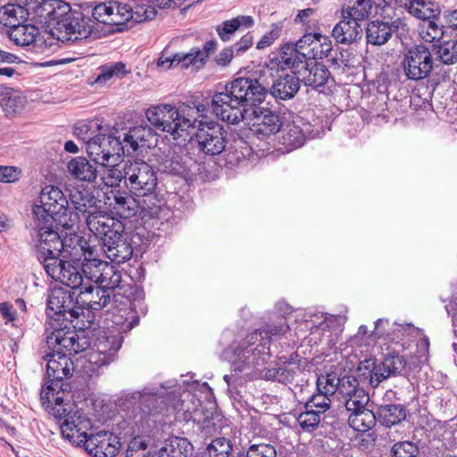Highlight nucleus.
<instances>
[{"label": "nucleus", "mask_w": 457, "mask_h": 457, "mask_svg": "<svg viewBox=\"0 0 457 457\" xmlns=\"http://www.w3.org/2000/svg\"><path fill=\"white\" fill-rule=\"evenodd\" d=\"M273 69L265 67L255 79L238 78L225 87L224 92L217 93L212 99L215 115L229 124H238L248 113L246 106L261 104L270 87Z\"/></svg>", "instance_id": "f257e3e1"}, {"label": "nucleus", "mask_w": 457, "mask_h": 457, "mask_svg": "<svg viewBox=\"0 0 457 457\" xmlns=\"http://www.w3.org/2000/svg\"><path fill=\"white\" fill-rule=\"evenodd\" d=\"M31 21L62 42L90 37L95 28L91 18L72 11L71 5L62 0H43L37 4L32 8Z\"/></svg>", "instance_id": "f03ea898"}, {"label": "nucleus", "mask_w": 457, "mask_h": 457, "mask_svg": "<svg viewBox=\"0 0 457 457\" xmlns=\"http://www.w3.org/2000/svg\"><path fill=\"white\" fill-rule=\"evenodd\" d=\"M92 428L87 416L71 417L62 427V436L77 446L83 445L94 457H114L120 447L119 437L109 431L88 435Z\"/></svg>", "instance_id": "7ed1b4c3"}, {"label": "nucleus", "mask_w": 457, "mask_h": 457, "mask_svg": "<svg viewBox=\"0 0 457 457\" xmlns=\"http://www.w3.org/2000/svg\"><path fill=\"white\" fill-rule=\"evenodd\" d=\"M189 104H182L176 107L170 104H160L149 107L145 112L147 120L154 128L169 133L178 140L188 136L195 129L196 119Z\"/></svg>", "instance_id": "20e7f679"}, {"label": "nucleus", "mask_w": 457, "mask_h": 457, "mask_svg": "<svg viewBox=\"0 0 457 457\" xmlns=\"http://www.w3.org/2000/svg\"><path fill=\"white\" fill-rule=\"evenodd\" d=\"M38 204H35V219L42 223L55 222L65 229L71 228L78 221V213H72L68 208V200L62 191L54 186L47 185L42 188Z\"/></svg>", "instance_id": "39448f33"}, {"label": "nucleus", "mask_w": 457, "mask_h": 457, "mask_svg": "<svg viewBox=\"0 0 457 457\" xmlns=\"http://www.w3.org/2000/svg\"><path fill=\"white\" fill-rule=\"evenodd\" d=\"M86 224L88 230L102 240L101 249L106 257H118V253L113 251L121 240L123 223L99 206L87 215Z\"/></svg>", "instance_id": "423d86ee"}, {"label": "nucleus", "mask_w": 457, "mask_h": 457, "mask_svg": "<svg viewBox=\"0 0 457 457\" xmlns=\"http://www.w3.org/2000/svg\"><path fill=\"white\" fill-rule=\"evenodd\" d=\"M75 295H77V291L68 288L58 287L51 289L48 295L47 305L48 309L54 312V316H51L49 313L47 320H56L58 322H61V320H62V321L66 320L71 323L77 320L73 327H78L79 325V320L81 317L82 309L76 303V299L74 300Z\"/></svg>", "instance_id": "0eeeda50"}, {"label": "nucleus", "mask_w": 457, "mask_h": 457, "mask_svg": "<svg viewBox=\"0 0 457 457\" xmlns=\"http://www.w3.org/2000/svg\"><path fill=\"white\" fill-rule=\"evenodd\" d=\"M157 177L153 167L142 160L127 162L126 187L136 196L151 195L156 188Z\"/></svg>", "instance_id": "6e6552de"}, {"label": "nucleus", "mask_w": 457, "mask_h": 457, "mask_svg": "<svg viewBox=\"0 0 457 457\" xmlns=\"http://www.w3.org/2000/svg\"><path fill=\"white\" fill-rule=\"evenodd\" d=\"M46 345L48 350L66 353V355L76 354L84 348L77 338L74 331H65L62 322L50 320L46 322Z\"/></svg>", "instance_id": "1a4fd4ad"}, {"label": "nucleus", "mask_w": 457, "mask_h": 457, "mask_svg": "<svg viewBox=\"0 0 457 457\" xmlns=\"http://www.w3.org/2000/svg\"><path fill=\"white\" fill-rule=\"evenodd\" d=\"M41 359L46 361V375L48 380L45 385H52L62 389L63 378H71L74 371V364L66 353L48 350L45 345L40 349Z\"/></svg>", "instance_id": "9d476101"}, {"label": "nucleus", "mask_w": 457, "mask_h": 457, "mask_svg": "<svg viewBox=\"0 0 457 457\" xmlns=\"http://www.w3.org/2000/svg\"><path fill=\"white\" fill-rule=\"evenodd\" d=\"M403 68L409 79L420 80L427 78L433 69V57L429 49L422 45L409 49L404 54Z\"/></svg>", "instance_id": "9b49d317"}, {"label": "nucleus", "mask_w": 457, "mask_h": 457, "mask_svg": "<svg viewBox=\"0 0 457 457\" xmlns=\"http://www.w3.org/2000/svg\"><path fill=\"white\" fill-rule=\"evenodd\" d=\"M81 265L88 279L110 291L118 287L121 282L120 271L111 262L102 259H85Z\"/></svg>", "instance_id": "f8f14e48"}, {"label": "nucleus", "mask_w": 457, "mask_h": 457, "mask_svg": "<svg viewBox=\"0 0 457 457\" xmlns=\"http://www.w3.org/2000/svg\"><path fill=\"white\" fill-rule=\"evenodd\" d=\"M195 128V138L201 151L209 155H218L223 152L227 144L226 133L219 123L200 121Z\"/></svg>", "instance_id": "ddd939ff"}, {"label": "nucleus", "mask_w": 457, "mask_h": 457, "mask_svg": "<svg viewBox=\"0 0 457 457\" xmlns=\"http://www.w3.org/2000/svg\"><path fill=\"white\" fill-rule=\"evenodd\" d=\"M242 121H245L253 133L263 137L275 135L282 127L280 117L275 112L261 107L245 114Z\"/></svg>", "instance_id": "4468645a"}, {"label": "nucleus", "mask_w": 457, "mask_h": 457, "mask_svg": "<svg viewBox=\"0 0 457 457\" xmlns=\"http://www.w3.org/2000/svg\"><path fill=\"white\" fill-rule=\"evenodd\" d=\"M111 301V291L93 281L84 283L77 291L76 303L82 309L81 316L85 317L84 310L100 311Z\"/></svg>", "instance_id": "2eb2a0df"}, {"label": "nucleus", "mask_w": 457, "mask_h": 457, "mask_svg": "<svg viewBox=\"0 0 457 457\" xmlns=\"http://www.w3.org/2000/svg\"><path fill=\"white\" fill-rule=\"evenodd\" d=\"M287 68L298 75L300 81L304 86L312 88L323 87L331 76L326 65L315 61L300 62V63L296 62V64H294V66H287Z\"/></svg>", "instance_id": "dca6fc26"}, {"label": "nucleus", "mask_w": 457, "mask_h": 457, "mask_svg": "<svg viewBox=\"0 0 457 457\" xmlns=\"http://www.w3.org/2000/svg\"><path fill=\"white\" fill-rule=\"evenodd\" d=\"M163 395L162 393H156L150 389H144L142 392H134L126 398L125 405L127 408L132 406V412L135 417L137 414L143 416L154 415L161 410L163 404Z\"/></svg>", "instance_id": "f3484780"}, {"label": "nucleus", "mask_w": 457, "mask_h": 457, "mask_svg": "<svg viewBox=\"0 0 457 457\" xmlns=\"http://www.w3.org/2000/svg\"><path fill=\"white\" fill-rule=\"evenodd\" d=\"M63 391L62 388H55L52 385H45L40 394V399L43 405L49 410V412L53 414L56 419H64V421L61 424V432L62 433V427L71 417L87 416L85 413L77 411L71 413V411L66 407L68 404L63 403L62 399Z\"/></svg>", "instance_id": "a211bd4d"}, {"label": "nucleus", "mask_w": 457, "mask_h": 457, "mask_svg": "<svg viewBox=\"0 0 457 457\" xmlns=\"http://www.w3.org/2000/svg\"><path fill=\"white\" fill-rule=\"evenodd\" d=\"M315 39V33H306L295 43L284 45L280 52V63L282 66H294L296 62L310 61L311 47Z\"/></svg>", "instance_id": "6ab92c4d"}, {"label": "nucleus", "mask_w": 457, "mask_h": 457, "mask_svg": "<svg viewBox=\"0 0 457 457\" xmlns=\"http://www.w3.org/2000/svg\"><path fill=\"white\" fill-rule=\"evenodd\" d=\"M54 222L42 223L36 220L38 231V249L43 257H59L63 243L53 228Z\"/></svg>", "instance_id": "aec40b11"}, {"label": "nucleus", "mask_w": 457, "mask_h": 457, "mask_svg": "<svg viewBox=\"0 0 457 457\" xmlns=\"http://www.w3.org/2000/svg\"><path fill=\"white\" fill-rule=\"evenodd\" d=\"M122 142L126 146L127 154L140 148H150L156 144L155 134L148 125H138L130 128L123 136Z\"/></svg>", "instance_id": "412c9836"}, {"label": "nucleus", "mask_w": 457, "mask_h": 457, "mask_svg": "<svg viewBox=\"0 0 457 457\" xmlns=\"http://www.w3.org/2000/svg\"><path fill=\"white\" fill-rule=\"evenodd\" d=\"M217 43L210 40L204 45L203 49L199 47H192L188 53H177L175 61L179 62L181 68H194L195 71L202 69L210 55L216 50Z\"/></svg>", "instance_id": "4be33fe9"}, {"label": "nucleus", "mask_w": 457, "mask_h": 457, "mask_svg": "<svg viewBox=\"0 0 457 457\" xmlns=\"http://www.w3.org/2000/svg\"><path fill=\"white\" fill-rule=\"evenodd\" d=\"M270 94L278 99L287 100L293 98L300 88L298 75L290 73L278 74L270 79Z\"/></svg>", "instance_id": "5701e85b"}, {"label": "nucleus", "mask_w": 457, "mask_h": 457, "mask_svg": "<svg viewBox=\"0 0 457 457\" xmlns=\"http://www.w3.org/2000/svg\"><path fill=\"white\" fill-rule=\"evenodd\" d=\"M121 338L116 336H110L104 340H100L97 352L88 354V361L97 367L108 365L114 360L116 353L121 347Z\"/></svg>", "instance_id": "b1692460"}, {"label": "nucleus", "mask_w": 457, "mask_h": 457, "mask_svg": "<svg viewBox=\"0 0 457 457\" xmlns=\"http://www.w3.org/2000/svg\"><path fill=\"white\" fill-rule=\"evenodd\" d=\"M405 369L404 359L398 354H387L383 361L378 365L373 380L372 387H377L380 382L388 378L390 376L400 375Z\"/></svg>", "instance_id": "393cba45"}, {"label": "nucleus", "mask_w": 457, "mask_h": 457, "mask_svg": "<svg viewBox=\"0 0 457 457\" xmlns=\"http://www.w3.org/2000/svg\"><path fill=\"white\" fill-rule=\"evenodd\" d=\"M27 104V97L21 92L5 86H0V105L6 116L21 113Z\"/></svg>", "instance_id": "a878e982"}, {"label": "nucleus", "mask_w": 457, "mask_h": 457, "mask_svg": "<svg viewBox=\"0 0 457 457\" xmlns=\"http://www.w3.org/2000/svg\"><path fill=\"white\" fill-rule=\"evenodd\" d=\"M361 35L362 29L361 25L356 21H352L345 18H342L332 30V36L335 40L343 45H350L361 39Z\"/></svg>", "instance_id": "bb28decb"}, {"label": "nucleus", "mask_w": 457, "mask_h": 457, "mask_svg": "<svg viewBox=\"0 0 457 457\" xmlns=\"http://www.w3.org/2000/svg\"><path fill=\"white\" fill-rule=\"evenodd\" d=\"M69 174L77 180L94 182L97 178V170L87 158L78 156L72 158L67 164Z\"/></svg>", "instance_id": "cd10ccee"}, {"label": "nucleus", "mask_w": 457, "mask_h": 457, "mask_svg": "<svg viewBox=\"0 0 457 457\" xmlns=\"http://www.w3.org/2000/svg\"><path fill=\"white\" fill-rule=\"evenodd\" d=\"M32 15L27 8L17 4H7L0 8V24L13 29Z\"/></svg>", "instance_id": "c85d7f7f"}, {"label": "nucleus", "mask_w": 457, "mask_h": 457, "mask_svg": "<svg viewBox=\"0 0 457 457\" xmlns=\"http://www.w3.org/2000/svg\"><path fill=\"white\" fill-rule=\"evenodd\" d=\"M396 21L391 25L388 22L374 21L368 24L366 29V37L368 43L374 46H382L386 44L392 36L394 29H397Z\"/></svg>", "instance_id": "c756f323"}, {"label": "nucleus", "mask_w": 457, "mask_h": 457, "mask_svg": "<svg viewBox=\"0 0 457 457\" xmlns=\"http://www.w3.org/2000/svg\"><path fill=\"white\" fill-rule=\"evenodd\" d=\"M38 27L31 23H21L20 25L10 29L8 35L10 39L16 45L21 47L32 48L37 37L38 36Z\"/></svg>", "instance_id": "7c9ffc66"}, {"label": "nucleus", "mask_w": 457, "mask_h": 457, "mask_svg": "<svg viewBox=\"0 0 457 457\" xmlns=\"http://www.w3.org/2000/svg\"><path fill=\"white\" fill-rule=\"evenodd\" d=\"M193 445L185 437L174 436L167 439L159 451V457H190Z\"/></svg>", "instance_id": "2f4dec72"}, {"label": "nucleus", "mask_w": 457, "mask_h": 457, "mask_svg": "<svg viewBox=\"0 0 457 457\" xmlns=\"http://www.w3.org/2000/svg\"><path fill=\"white\" fill-rule=\"evenodd\" d=\"M110 206L121 219L135 216L138 210V203L131 195L119 191L113 194V201L110 203Z\"/></svg>", "instance_id": "473e14b6"}, {"label": "nucleus", "mask_w": 457, "mask_h": 457, "mask_svg": "<svg viewBox=\"0 0 457 457\" xmlns=\"http://www.w3.org/2000/svg\"><path fill=\"white\" fill-rule=\"evenodd\" d=\"M300 372L301 368L298 365L288 362L279 368L268 369L262 378L287 385L293 384Z\"/></svg>", "instance_id": "72a5a7b5"}, {"label": "nucleus", "mask_w": 457, "mask_h": 457, "mask_svg": "<svg viewBox=\"0 0 457 457\" xmlns=\"http://www.w3.org/2000/svg\"><path fill=\"white\" fill-rule=\"evenodd\" d=\"M405 9L411 16L422 21L436 19L440 13L436 4L430 0H414Z\"/></svg>", "instance_id": "f704fd0d"}, {"label": "nucleus", "mask_w": 457, "mask_h": 457, "mask_svg": "<svg viewBox=\"0 0 457 457\" xmlns=\"http://www.w3.org/2000/svg\"><path fill=\"white\" fill-rule=\"evenodd\" d=\"M377 421L375 413L366 408L352 411L348 417V423L351 428L359 432H367L371 429Z\"/></svg>", "instance_id": "c9c22d12"}, {"label": "nucleus", "mask_w": 457, "mask_h": 457, "mask_svg": "<svg viewBox=\"0 0 457 457\" xmlns=\"http://www.w3.org/2000/svg\"><path fill=\"white\" fill-rule=\"evenodd\" d=\"M378 421L385 427L391 428L406 418V410L400 404H386L379 407Z\"/></svg>", "instance_id": "e433bc0d"}, {"label": "nucleus", "mask_w": 457, "mask_h": 457, "mask_svg": "<svg viewBox=\"0 0 457 457\" xmlns=\"http://www.w3.org/2000/svg\"><path fill=\"white\" fill-rule=\"evenodd\" d=\"M71 202L75 210L80 212L85 219L87 214H90L98 208V204H100V201H98L95 196L88 193L84 194L80 191H75L71 194Z\"/></svg>", "instance_id": "4c0bfd02"}, {"label": "nucleus", "mask_w": 457, "mask_h": 457, "mask_svg": "<svg viewBox=\"0 0 457 457\" xmlns=\"http://www.w3.org/2000/svg\"><path fill=\"white\" fill-rule=\"evenodd\" d=\"M112 1L108 3H100L95 5L92 9V17L94 21L91 19L92 24H94V33L90 36L92 37H96L99 23H103L105 25L112 26Z\"/></svg>", "instance_id": "58836bf2"}, {"label": "nucleus", "mask_w": 457, "mask_h": 457, "mask_svg": "<svg viewBox=\"0 0 457 457\" xmlns=\"http://www.w3.org/2000/svg\"><path fill=\"white\" fill-rule=\"evenodd\" d=\"M100 175L103 183L108 187H119L121 181L126 184L127 162H124L122 167L120 165L106 167Z\"/></svg>", "instance_id": "ea45409f"}, {"label": "nucleus", "mask_w": 457, "mask_h": 457, "mask_svg": "<svg viewBox=\"0 0 457 457\" xmlns=\"http://www.w3.org/2000/svg\"><path fill=\"white\" fill-rule=\"evenodd\" d=\"M305 137L298 126L288 125L282 132L280 143L285 146L287 151H292L302 146Z\"/></svg>", "instance_id": "a19ab883"}, {"label": "nucleus", "mask_w": 457, "mask_h": 457, "mask_svg": "<svg viewBox=\"0 0 457 457\" xmlns=\"http://www.w3.org/2000/svg\"><path fill=\"white\" fill-rule=\"evenodd\" d=\"M112 31H122L126 27V22L131 21V5L112 1Z\"/></svg>", "instance_id": "79ce46f5"}, {"label": "nucleus", "mask_w": 457, "mask_h": 457, "mask_svg": "<svg viewBox=\"0 0 457 457\" xmlns=\"http://www.w3.org/2000/svg\"><path fill=\"white\" fill-rule=\"evenodd\" d=\"M102 147L104 150V159H106V164L110 162L111 158L114 156L120 157L127 153L122 140L111 135H103Z\"/></svg>", "instance_id": "37998d69"}, {"label": "nucleus", "mask_w": 457, "mask_h": 457, "mask_svg": "<svg viewBox=\"0 0 457 457\" xmlns=\"http://www.w3.org/2000/svg\"><path fill=\"white\" fill-rule=\"evenodd\" d=\"M78 264L79 263L74 265L69 260H66L62 273V278L59 280L74 291H78L84 284L82 275L79 271Z\"/></svg>", "instance_id": "c03bdc74"}, {"label": "nucleus", "mask_w": 457, "mask_h": 457, "mask_svg": "<svg viewBox=\"0 0 457 457\" xmlns=\"http://www.w3.org/2000/svg\"><path fill=\"white\" fill-rule=\"evenodd\" d=\"M369 10L370 5L366 0H356L352 6L342 8L341 18L359 23L368 17Z\"/></svg>", "instance_id": "a18cd8bd"}, {"label": "nucleus", "mask_w": 457, "mask_h": 457, "mask_svg": "<svg viewBox=\"0 0 457 457\" xmlns=\"http://www.w3.org/2000/svg\"><path fill=\"white\" fill-rule=\"evenodd\" d=\"M332 50L331 40L324 35L315 33V39L311 47L310 61H315L328 57Z\"/></svg>", "instance_id": "49530a36"}, {"label": "nucleus", "mask_w": 457, "mask_h": 457, "mask_svg": "<svg viewBox=\"0 0 457 457\" xmlns=\"http://www.w3.org/2000/svg\"><path fill=\"white\" fill-rule=\"evenodd\" d=\"M253 350L251 347H237L229 361L236 370H243L247 365L253 362Z\"/></svg>", "instance_id": "de8ad7c7"}, {"label": "nucleus", "mask_w": 457, "mask_h": 457, "mask_svg": "<svg viewBox=\"0 0 457 457\" xmlns=\"http://www.w3.org/2000/svg\"><path fill=\"white\" fill-rule=\"evenodd\" d=\"M232 445L228 438L217 437L206 447L205 457H229Z\"/></svg>", "instance_id": "09e8293b"}, {"label": "nucleus", "mask_w": 457, "mask_h": 457, "mask_svg": "<svg viewBox=\"0 0 457 457\" xmlns=\"http://www.w3.org/2000/svg\"><path fill=\"white\" fill-rule=\"evenodd\" d=\"M338 383L339 378L335 373L322 375L317 379V390L330 397L337 393Z\"/></svg>", "instance_id": "8fccbe9b"}, {"label": "nucleus", "mask_w": 457, "mask_h": 457, "mask_svg": "<svg viewBox=\"0 0 457 457\" xmlns=\"http://www.w3.org/2000/svg\"><path fill=\"white\" fill-rule=\"evenodd\" d=\"M127 73L125 64L122 62H116L113 64L104 65L100 67V73L98 74L96 82L106 83L113 77H120Z\"/></svg>", "instance_id": "3c124183"}, {"label": "nucleus", "mask_w": 457, "mask_h": 457, "mask_svg": "<svg viewBox=\"0 0 457 457\" xmlns=\"http://www.w3.org/2000/svg\"><path fill=\"white\" fill-rule=\"evenodd\" d=\"M437 56L445 64L457 62V41L450 40L444 42L438 46Z\"/></svg>", "instance_id": "603ef678"}, {"label": "nucleus", "mask_w": 457, "mask_h": 457, "mask_svg": "<svg viewBox=\"0 0 457 457\" xmlns=\"http://www.w3.org/2000/svg\"><path fill=\"white\" fill-rule=\"evenodd\" d=\"M369 402V394L365 391L364 388L361 387L355 391L351 398H347V400L345 401V407L347 411L352 412L366 408Z\"/></svg>", "instance_id": "864d4df0"}, {"label": "nucleus", "mask_w": 457, "mask_h": 457, "mask_svg": "<svg viewBox=\"0 0 457 457\" xmlns=\"http://www.w3.org/2000/svg\"><path fill=\"white\" fill-rule=\"evenodd\" d=\"M102 134L94 137L87 145V153L90 158L96 162L103 166H106V159H104V150L102 147Z\"/></svg>", "instance_id": "5fc2aeb1"}, {"label": "nucleus", "mask_w": 457, "mask_h": 457, "mask_svg": "<svg viewBox=\"0 0 457 457\" xmlns=\"http://www.w3.org/2000/svg\"><path fill=\"white\" fill-rule=\"evenodd\" d=\"M305 409L306 411L298 416L297 421L303 429L312 431L320 422V413L311 408Z\"/></svg>", "instance_id": "6e6d98bb"}, {"label": "nucleus", "mask_w": 457, "mask_h": 457, "mask_svg": "<svg viewBox=\"0 0 457 457\" xmlns=\"http://www.w3.org/2000/svg\"><path fill=\"white\" fill-rule=\"evenodd\" d=\"M391 452L394 457H418L420 454L418 445L411 441L395 444Z\"/></svg>", "instance_id": "4d7b16f0"}, {"label": "nucleus", "mask_w": 457, "mask_h": 457, "mask_svg": "<svg viewBox=\"0 0 457 457\" xmlns=\"http://www.w3.org/2000/svg\"><path fill=\"white\" fill-rule=\"evenodd\" d=\"M131 21L139 23L153 20L156 15V10L151 4H140L131 6Z\"/></svg>", "instance_id": "13d9d810"}, {"label": "nucleus", "mask_w": 457, "mask_h": 457, "mask_svg": "<svg viewBox=\"0 0 457 457\" xmlns=\"http://www.w3.org/2000/svg\"><path fill=\"white\" fill-rule=\"evenodd\" d=\"M427 21V26L422 28L420 31L421 37L426 42L439 40L444 35L443 28L436 22V19H430Z\"/></svg>", "instance_id": "bf43d9fd"}, {"label": "nucleus", "mask_w": 457, "mask_h": 457, "mask_svg": "<svg viewBox=\"0 0 457 457\" xmlns=\"http://www.w3.org/2000/svg\"><path fill=\"white\" fill-rule=\"evenodd\" d=\"M331 400L328 395L318 391L305 403V408L316 410L320 413L325 412L330 407Z\"/></svg>", "instance_id": "052dcab7"}, {"label": "nucleus", "mask_w": 457, "mask_h": 457, "mask_svg": "<svg viewBox=\"0 0 457 457\" xmlns=\"http://www.w3.org/2000/svg\"><path fill=\"white\" fill-rule=\"evenodd\" d=\"M66 260L64 259H44V268L46 272L54 280L59 281L62 278V273L64 269Z\"/></svg>", "instance_id": "680f3d73"}, {"label": "nucleus", "mask_w": 457, "mask_h": 457, "mask_svg": "<svg viewBox=\"0 0 457 457\" xmlns=\"http://www.w3.org/2000/svg\"><path fill=\"white\" fill-rule=\"evenodd\" d=\"M160 170L170 174H179L183 170L180 158L178 155H167L159 163Z\"/></svg>", "instance_id": "e2e57ef3"}, {"label": "nucleus", "mask_w": 457, "mask_h": 457, "mask_svg": "<svg viewBox=\"0 0 457 457\" xmlns=\"http://www.w3.org/2000/svg\"><path fill=\"white\" fill-rule=\"evenodd\" d=\"M46 37L38 32V36L31 48L35 53L45 54L46 51L50 50L54 45H55V39L58 40L55 36H53L49 32H46Z\"/></svg>", "instance_id": "0e129e2a"}, {"label": "nucleus", "mask_w": 457, "mask_h": 457, "mask_svg": "<svg viewBox=\"0 0 457 457\" xmlns=\"http://www.w3.org/2000/svg\"><path fill=\"white\" fill-rule=\"evenodd\" d=\"M246 457H277V452L270 444H254L248 448Z\"/></svg>", "instance_id": "69168bd1"}, {"label": "nucleus", "mask_w": 457, "mask_h": 457, "mask_svg": "<svg viewBox=\"0 0 457 457\" xmlns=\"http://www.w3.org/2000/svg\"><path fill=\"white\" fill-rule=\"evenodd\" d=\"M280 33V27L278 25H273L272 29L269 32L265 33L257 42L256 48L261 50L270 46L275 40L279 37Z\"/></svg>", "instance_id": "338daca9"}, {"label": "nucleus", "mask_w": 457, "mask_h": 457, "mask_svg": "<svg viewBox=\"0 0 457 457\" xmlns=\"http://www.w3.org/2000/svg\"><path fill=\"white\" fill-rule=\"evenodd\" d=\"M21 171L13 166H0V181L4 183H12L18 181Z\"/></svg>", "instance_id": "774afa93"}]
</instances>
